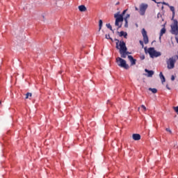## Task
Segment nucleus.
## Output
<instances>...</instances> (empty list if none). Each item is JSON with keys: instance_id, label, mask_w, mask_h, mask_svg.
Masks as SVG:
<instances>
[{"instance_id": "nucleus-1", "label": "nucleus", "mask_w": 178, "mask_h": 178, "mask_svg": "<svg viewBox=\"0 0 178 178\" xmlns=\"http://www.w3.org/2000/svg\"><path fill=\"white\" fill-rule=\"evenodd\" d=\"M116 41H118L116 43V49H120L121 58H123L124 59L127 58V55H130V52L127 51L126 43L124 41H120L119 43V40H116Z\"/></svg>"}, {"instance_id": "nucleus-2", "label": "nucleus", "mask_w": 178, "mask_h": 178, "mask_svg": "<svg viewBox=\"0 0 178 178\" xmlns=\"http://www.w3.org/2000/svg\"><path fill=\"white\" fill-rule=\"evenodd\" d=\"M116 63L120 67H122L123 69H125L126 70L129 69V66L128 65L127 63H126V60L120 57H118L116 58Z\"/></svg>"}, {"instance_id": "nucleus-3", "label": "nucleus", "mask_w": 178, "mask_h": 178, "mask_svg": "<svg viewBox=\"0 0 178 178\" xmlns=\"http://www.w3.org/2000/svg\"><path fill=\"white\" fill-rule=\"evenodd\" d=\"M173 21V24L170 25V33L174 35H178V22L177 19H171Z\"/></svg>"}, {"instance_id": "nucleus-4", "label": "nucleus", "mask_w": 178, "mask_h": 178, "mask_svg": "<svg viewBox=\"0 0 178 178\" xmlns=\"http://www.w3.org/2000/svg\"><path fill=\"white\" fill-rule=\"evenodd\" d=\"M114 17L115 19V25L118 26V29H120L122 27V22H123V15H120V12H118L114 15Z\"/></svg>"}, {"instance_id": "nucleus-5", "label": "nucleus", "mask_w": 178, "mask_h": 178, "mask_svg": "<svg viewBox=\"0 0 178 178\" xmlns=\"http://www.w3.org/2000/svg\"><path fill=\"white\" fill-rule=\"evenodd\" d=\"M147 52L149 54L150 58H158L162 55L161 51H156L154 47H149Z\"/></svg>"}, {"instance_id": "nucleus-6", "label": "nucleus", "mask_w": 178, "mask_h": 178, "mask_svg": "<svg viewBox=\"0 0 178 178\" xmlns=\"http://www.w3.org/2000/svg\"><path fill=\"white\" fill-rule=\"evenodd\" d=\"M167 67L169 70L175 68V64L176 63V58L174 57L170 58L167 61Z\"/></svg>"}, {"instance_id": "nucleus-7", "label": "nucleus", "mask_w": 178, "mask_h": 178, "mask_svg": "<svg viewBox=\"0 0 178 178\" xmlns=\"http://www.w3.org/2000/svg\"><path fill=\"white\" fill-rule=\"evenodd\" d=\"M148 9V4L141 3L140 5L139 13L141 16H144L145 15V12Z\"/></svg>"}, {"instance_id": "nucleus-8", "label": "nucleus", "mask_w": 178, "mask_h": 178, "mask_svg": "<svg viewBox=\"0 0 178 178\" xmlns=\"http://www.w3.org/2000/svg\"><path fill=\"white\" fill-rule=\"evenodd\" d=\"M142 35L143 37L144 43L148 44V42H149V40H148V35H147V31H145V29H143Z\"/></svg>"}, {"instance_id": "nucleus-9", "label": "nucleus", "mask_w": 178, "mask_h": 178, "mask_svg": "<svg viewBox=\"0 0 178 178\" xmlns=\"http://www.w3.org/2000/svg\"><path fill=\"white\" fill-rule=\"evenodd\" d=\"M128 59L131 62V66H134V65H136V62H137V60L133 58V56H128Z\"/></svg>"}, {"instance_id": "nucleus-10", "label": "nucleus", "mask_w": 178, "mask_h": 178, "mask_svg": "<svg viewBox=\"0 0 178 178\" xmlns=\"http://www.w3.org/2000/svg\"><path fill=\"white\" fill-rule=\"evenodd\" d=\"M132 138L135 141H138L139 140H141V136L138 134H134L132 135Z\"/></svg>"}, {"instance_id": "nucleus-11", "label": "nucleus", "mask_w": 178, "mask_h": 178, "mask_svg": "<svg viewBox=\"0 0 178 178\" xmlns=\"http://www.w3.org/2000/svg\"><path fill=\"white\" fill-rule=\"evenodd\" d=\"M145 72L147 73V77H152V76H154V71L152 70H148L147 69H145Z\"/></svg>"}, {"instance_id": "nucleus-12", "label": "nucleus", "mask_w": 178, "mask_h": 178, "mask_svg": "<svg viewBox=\"0 0 178 178\" xmlns=\"http://www.w3.org/2000/svg\"><path fill=\"white\" fill-rule=\"evenodd\" d=\"M168 7L170 8L171 12H172V17L171 20H173L175 19V7L172 6H170V5H169Z\"/></svg>"}, {"instance_id": "nucleus-13", "label": "nucleus", "mask_w": 178, "mask_h": 178, "mask_svg": "<svg viewBox=\"0 0 178 178\" xmlns=\"http://www.w3.org/2000/svg\"><path fill=\"white\" fill-rule=\"evenodd\" d=\"M78 8L80 12H86L87 10V8L84 5H81Z\"/></svg>"}, {"instance_id": "nucleus-14", "label": "nucleus", "mask_w": 178, "mask_h": 178, "mask_svg": "<svg viewBox=\"0 0 178 178\" xmlns=\"http://www.w3.org/2000/svg\"><path fill=\"white\" fill-rule=\"evenodd\" d=\"M159 77L161 80V83H163L165 81H166V79H165V76H163V74L162 72H160Z\"/></svg>"}, {"instance_id": "nucleus-15", "label": "nucleus", "mask_w": 178, "mask_h": 178, "mask_svg": "<svg viewBox=\"0 0 178 178\" xmlns=\"http://www.w3.org/2000/svg\"><path fill=\"white\" fill-rule=\"evenodd\" d=\"M120 37H124V38H127V33L122 31L120 33Z\"/></svg>"}, {"instance_id": "nucleus-16", "label": "nucleus", "mask_w": 178, "mask_h": 178, "mask_svg": "<svg viewBox=\"0 0 178 178\" xmlns=\"http://www.w3.org/2000/svg\"><path fill=\"white\" fill-rule=\"evenodd\" d=\"M165 33H166V29L163 28L161 30V33H160V40H161V37H162V35H163V34H165Z\"/></svg>"}, {"instance_id": "nucleus-17", "label": "nucleus", "mask_w": 178, "mask_h": 178, "mask_svg": "<svg viewBox=\"0 0 178 178\" xmlns=\"http://www.w3.org/2000/svg\"><path fill=\"white\" fill-rule=\"evenodd\" d=\"M102 19H99V31H101V29H102Z\"/></svg>"}, {"instance_id": "nucleus-18", "label": "nucleus", "mask_w": 178, "mask_h": 178, "mask_svg": "<svg viewBox=\"0 0 178 178\" xmlns=\"http://www.w3.org/2000/svg\"><path fill=\"white\" fill-rule=\"evenodd\" d=\"M149 91H152V92H153V94H156L158 92V90H156V88H149Z\"/></svg>"}, {"instance_id": "nucleus-19", "label": "nucleus", "mask_w": 178, "mask_h": 178, "mask_svg": "<svg viewBox=\"0 0 178 178\" xmlns=\"http://www.w3.org/2000/svg\"><path fill=\"white\" fill-rule=\"evenodd\" d=\"M106 27L108 29H109L111 31H113V30L112 29V26L111 25V24H106Z\"/></svg>"}, {"instance_id": "nucleus-20", "label": "nucleus", "mask_w": 178, "mask_h": 178, "mask_svg": "<svg viewBox=\"0 0 178 178\" xmlns=\"http://www.w3.org/2000/svg\"><path fill=\"white\" fill-rule=\"evenodd\" d=\"M29 97H32V94L31 93H30V92H27L26 94V99H29Z\"/></svg>"}, {"instance_id": "nucleus-21", "label": "nucleus", "mask_w": 178, "mask_h": 178, "mask_svg": "<svg viewBox=\"0 0 178 178\" xmlns=\"http://www.w3.org/2000/svg\"><path fill=\"white\" fill-rule=\"evenodd\" d=\"M105 37L106 40H111V41H113V39L111 38L110 35H106Z\"/></svg>"}, {"instance_id": "nucleus-22", "label": "nucleus", "mask_w": 178, "mask_h": 178, "mask_svg": "<svg viewBox=\"0 0 178 178\" xmlns=\"http://www.w3.org/2000/svg\"><path fill=\"white\" fill-rule=\"evenodd\" d=\"M174 111L176 112L177 115H178V106L174 107Z\"/></svg>"}, {"instance_id": "nucleus-23", "label": "nucleus", "mask_w": 178, "mask_h": 178, "mask_svg": "<svg viewBox=\"0 0 178 178\" xmlns=\"http://www.w3.org/2000/svg\"><path fill=\"white\" fill-rule=\"evenodd\" d=\"M160 3H162L163 5H165V6H169V3L163 1V2H160Z\"/></svg>"}, {"instance_id": "nucleus-24", "label": "nucleus", "mask_w": 178, "mask_h": 178, "mask_svg": "<svg viewBox=\"0 0 178 178\" xmlns=\"http://www.w3.org/2000/svg\"><path fill=\"white\" fill-rule=\"evenodd\" d=\"M129 17H130V15L129 14H127L124 18V21L127 22V19H129Z\"/></svg>"}, {"instance_id": "nucleus-25", "label": "nucleus", "mask_w": 178, "mask_h": 178, "mask_svg": "<svg viewBox=\"0 0 178 178\" xmlns=\"http://www.w3.org/2000/svg\"><path fill=\"white\" fill-rule=\"evenodd\" d=\"M141 108H143L144 112H145V111H147V107H145V106H144V104H142V105H141Z\"/></svg>"}, {"instance_id": "nucleus-26", "label": "nucleus", "mask_w": 178, "mask_h": 178, "mask_svg": "<svg viewBox=\"0 0 178 178\" xmlns=\"http://www.w3.org/2000/svg\"><path fill=\"white\" fill-rule=\"evenodd\" d=\"M165 130L170 133V134H172V130H170V128H166Z\"/></svg>"}, {"instance_id": "nucleus-27", "label": "nucleus", "mask_w": 178, "mask_h": 178, "mask_svg": "<svg viewBox=\"0 0 178 178\" xmlns=\"http://www.w3.org/2000/svg\"><path fill=\"white\" fill-rule=\"evenodd\" d=\"M127 12V10H124L122 14H120L121 15L124 16V15H126V13Z\"/></svg>"}, {"instance_id": "nucleus-28", "label": "nucleus", "mask_w": 178, "mask_h": 178, "mask_svg": "<svg viewBox=\"0 0 178 178\" xmlns=\"http://www.w3.org/2000/svg\"><path fill=\"white\" fill-rule=\"evenodd\" d=\"M140 58L141 60H144V59H145V56L143 55Z\"/></svg>"}, {"instance_id": "nucleus-29", "label": "nucleus", "mask_w": 178, "mask_h": 178, "mask_svg": "<svg viewBox=\"0 0 178 178\" xmlns=\"http://www.w3.org/2000/svg\"><path fill=\"white\" fill-rule=\"evenodd\" d=\"M139 42L142 47H144V42H143V40H140Z\"/></svg>"}, {"instance_id": "nucleus-30", "label": "nucleus", "mask_w": 178, "mask_h": 178, "mask_svg": "<svg viewBox=\"0 0 178 178\" xmlns=\"http://www.w3.org/2000/svg\"><path fill=\"white\" fill-rule=\"evenodd\" d=\"M19 41H22V40H24V38H17Z\"/></svg>"}, {"instance_id": "nucleus-31", "label": "nucleus", "mask_w": 178, "mask_h": 178, "mask_svg": "<svg viewBox=\"0 0 178 178\" xmlns=\"http://www.w3.org/2000/svg\"><path fill=\"white\" fill-rule=\"evenodd\" d=\"M171 80L172 81H175V76L172 75Z\"/></svg>"}, {"instance_id": "nucleus-32", "label": "nucleus", "mask_w": 178, "mask_h": 178, "mask_svg": "<svg viewBox=\"0 0 178 178\" xmlns=\"http://www.w3.org/2000/svg\"><path fill=\"white\" fill-rule=\"evenodd\" d=\"M128 24H127V22H125V24H124V27H128Z\"/></svg>"}, {"instance_id": "nucleus-33", "label": "nucleus", "mask_w": 178, "mask_h": 178, "mask_svg": "<svg viewBox=\"0 0 178 178\" xmlns=\"http://www.w3.org/2000/svg\"><path fill=\"white\" fill-rule=\"evenodd\" d=\"M155 3H161V2L156 1V0H152Z\"/></svg>"}, {"instance_id": "nucleus-34", "label": "nucleus", "mask_w": 178, "mask_h": 178, "mask_svg": "<svg viewBox=\"0 0 178 178\" xmlns=\"http://www.w3.org/2000/svg\"><path fill=\"white\" fill-rule=\"evenodd\" d=\"M166 88H168V90H170V88L168 85H166Z\"/></svg>"}, {"instance_id": "nucleus-35", "label": "nucleus", "mask_w": 178, "mask_h": 178, "mask_svg": "<svg viewBox=\"0 0 178 178\" xmlns=\"http://www.w3.org/2000/svg\"><path fill=\"white\" fill-rule=\"evenodd\" d=\"M135 10H138V8L135 7Z\"/></svg>"}, {"instance_id": "nucleus-36", "label": "nucleus", "mask_w": 178, "mask_h": 178, "mask_svg": "<svg viewBox=\"0 0 178 178\" xmlns=\"http://www.w3.org/2000/svg\"><path fill=\"white\" fill-rule=\"evenodd\" d=\"M175 39H176V41H177V42L178 44V38H175Z\"/></svg>"}, {"instance_id": "nucleus-37", "label": "nucleus", "mask_w": 178, "mask_h": 178, "mask_svg": "<svg viewBox=\"0 0 178 178\" xmlns=\"http://www.w3.org/2000/svg\"><path fill=\"white\" fill-rule=\"evenodd\" d=\"M159 0H156V2H158Z\"/></svg>"}, {"instance_id": "nucleus-38", "label": "nucleus", "mask_w": 178, "mask_h": 178, "mask_svg": "<svg viewBox=\"0 0 178 178\" xmlns=\"http://www.w3.org/2000/svg\"><path fill=\"white\" fill-rule=\"evenodd\" d=\"M1 104H2V102L0 101V105H1Z\"/></svg>"}]
</instances>
